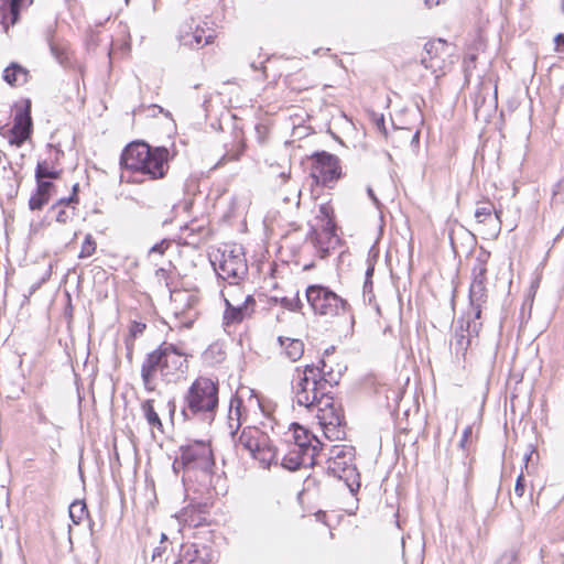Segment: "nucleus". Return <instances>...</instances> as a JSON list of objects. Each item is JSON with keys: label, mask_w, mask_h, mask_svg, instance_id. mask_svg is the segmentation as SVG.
Returning <instances> with one entry per match:
<instances>
[{"label": "nucleus", "mask_w": 564, "mask_h": 564, "mask_svg": "<svg viewBox=\"0 0 564 564\" xmlns=\"http://www.w3.org/2000/svg\"><path fill=\"white\" fill-rule=\"evenodd\" d=\"M518 554L519 552L517 549H510L501 554L496 564H519Z\"/></svg>", "instance_id": "34"}, {"label": "nucleus", "mask_w": 564, "mask_h": 564, "mask_svg": "<svg viewBox=\"0 0 564 564\" xmlns=\"http://www.w3.org/2000/svg\"><path fill=\"white\" fill-rule=\"evenodd\" d=\"M0 2L2 3V9L0 11V22L2 23V13L3 11L8 12V3H9V0H0Z\"/></svg>", "instance_id": "43"}, {"label": "nucleus", "mask_w": 564, "mask_h": 564, "mask_svg": "<svg viewBox=\"0 0 564 564\" xmlns=\"http://www.w3.org/2000/svg\"><path fill=\"white\" fill-rule=\"evenodd\" d=\"M316 415L323 433L330 441H340L345 438L344 415L341 409L336 406L334 398L329 394L311 410Z\"/></svg>", "instance_id": "9"}, {"label": "nucleus", "mask_w": 564, "mask_h": 564, "mask_svg": "<svg viewBox=\"0 0 564 564\" xmlns=\"http://www.w3.org/2000/svg\"><path fill=\"white\" fill-rule=\"evenodd\" d=\"M28 72L18 64H11L3 72V79L10 85H22L26 82Z\"/></svg>", "instance_id": "28"}, {"label": "nucleus", "mask_w": 564, "mask_h": 564, "mask_svg": "<svg viewBox=\"0 0 564 564\" xmlns=\"http://www.w3.org/2000/svg\"><path fill=\"white\" fill-rule=\"evenodd\" d=\"M169 406H170V412H171V414H173V413H174V411H175V403H174V401H170V402H169Z\"/></svg>", "instance_id": "46"}, {"label": "nucleus", "mask_w": 564, "mask_h": 564, "mask_svg": "<svg viewBox=\"0 0 564 564\" xmlns=\"http://www.w3.org/2000/svg\"><path fill=\"white\" fill-rule=\"evenodd\" d=\"M61 172L53 169L47 161L39 162L35 169L36 181H45L44 178H58Z\"/></svg>", "instance_id": "31"}, {"label": "nucleus", "mask_w": 564, "mask_h": 564, "mask_svg": "<svg viewBox=\"0 0 564 564\" xmlns=\"http://www.w3.org/2000/svg\"><path fill=\"white\" fill-rule=\"evenodd\" d=\"M231 401L229 411V426L234 429V414L236 417V430L231 431L237 449L248 452L251 457L260 463L263 468H269L272 464H278V452L267 433L256 426H246L242 429L238 437H235L240 426V401Z\"/></svg>", "instance_id": "3"}, {"label": "nucleus", "mask_w": 564, "mask_h": 564, "mask_svg": "<svg viewBox=\"0 0 564 564\" xmlns=\"http://www.w3.org/2000/svg\"><path fill=\"white\" fill-rule=\"evenodd\" d=\"M169 151L165 148L151 149L144 142L128 144L120 158L122 167L148 175L151 180L164 177L167 171Z\"/></svg>", "instance_id": "4"}, {"label": "nucleus", "mask_w": 564, "mask_h": 564, "mask_svg": "<svg viewBox=\"0 0 564 564\" xmlns=\"http://www.w3.org/2000/svg\"><path fill=\"white\" fill-rule=\"evenodd\" d=\"M174 265L169 262V268H159L154 272V278L160 286H164L170 293V299L173 304L174 314L176 316L185 315L194 311L198 299L195 294H192L184 290H176L173 288L174 280Z\"/></svg>", "instance_id": "10"}, {"label": "nucleus", "mask_w": 564, "mask_h": 564, "mask_svg": "<svg viewBox=\"0 0 564 564\" xmlns=\"http://www.w3.org/2000/svg\"><path fill=\"white\" fill-rule=\"evenodd\" d=\"M424 1V4L427 7V8H432L434 6H437L440 3L441 0H423Z\"/></svg>", "instance_id": "45"}, {"label": "nucleus", "mask_w": 564, "mask_h": 564, "mask_svg": "<svg viewBox=\"0 0 564 564\" xmlns=\"http://www.w3.org/2000/svg\"><path fill=\"white\" fill-rule=\"evenodd\" d=\"M50 50L55 59L64 65L68 61V46L63 42H58L54 39L50 40Z\"/></svg>", "instance_id": "30"}, {"label": "nucleus", "mask_w": 564, "mask_h": 564, "mask_svg": "<svg viewBox=\"0 0 564 564\" xmlns=\"http://www.w3.org/2000/svg\"><path fill=\"white\" fill-rule=\"evenodd\" d=\"M31 131V102L26 100L25 106L15 112L12 127V133L14 135L12 143L21 145L30 137Z\"/></svg>", "instance_id": "19"}, {"label": "nucleus", "mask_w": 564, "mask_h": 564, "mask_svg": "<svg viewBox=\"0 0 564 564\" xmlns=\"http://www.w3.org/2000/svg\"><path fill=\"white\" fill-rule=\"evenodd\" d=\"M96 248H97V243H96L93 235L87 234L82 243V248H80L78 258L86 259V258L91 257L95 253Z\"/></svg>", "instance_id": "33"}, {"label": "nucleus", "mask_w": 564, "mask_h": 564, "mask_svg": "<svg viewBox=\"0 0 564 564\" xmlns=\"http://www.w3.org/2000/svg\"><path fill=\"white\" fill-rule=\"evenodd\" d=\"M334 209L330 204H321L318 207V213L316 218L319 219L322 224L323 234L330 238L335 236V224L333 220Z\"/></svg>", "instance_id": "26"}, {"label": "nucleus", "mask_w": 564, "mask_h": 564, "mask_svg": "<svg viewBox=\"0 0 564 564\" xmlns=\"http://www.w3.org/2000/svg\"><path fill=\"white\" fill-rule=\"evenodd\" d=\"M33 0H9L8 12L2 13V26L6 32L10 25H14L20 18V11L32 4Z\"/></svg>", "instance_id": "23"}, {"label": "nucleus", "mask_w": 564, "mask_h": 564, "mask_svg": "<svg viewBox=\"0 0 564 564\" xmlns=\"http://www.w3.org/2000/svg\"><path fill=\"white\" fill-rule=\"evenodd\" d=\"M525 486H527L525 478H524L523 473H521L518 476L517 481H516V486H514V495H516V497L518 499L523 498Z\"/></svg>", "instance_id": "38"}, {"label": "nucleus", "mask_w": 564, "mask_h": 564, "mask_svg": "<svg viewBox=\"0 0 564 564\" xmlns=\"http://www.w3.org/2000/svg\"><path fill=\"white\" fill-rule=\"evenodd\" d=\"M163 551H164V549H162L160 546L155 547L153 551V554H152V560H155L156 557H161Z\"/></svg>", "instance_id": "44"}, {"label": "nucleus", "mask_w": 564, "mask_h": 564, "mask_svg": "<svg viewBox=\"0 0 564 564\" xmlns=\"http://www.w3.org/2000/svg\"><path fill=\"white\" fill-rule=\"evenodd\" d=\"M316 451L310 447L302 448L289 443L288 453L284 455L281 466L289 470L302 467H313L316 464Z\"/></svg>", "instance_id": "18"}, {"label": "nucleus", "mask_w": 564, "mask_h": 564, "mask_svg": "<svg viewBox=\"0 0 564 564\" xmlns=\"http://www.w3.org/2000/svg\"><path fill=\"white\" fill-rule=\"evenodd\" d=\"M216 272L223 280L240 281L243 280L248 273V265L245 254L235 250L224 252L219 261Z\"/></svg>", "instance_id": "16"}, {"label": "nucleus", "mask_w": 564, "mask_h": 564, "mask_svg": "<svg viewBox=\"0 0 564 564\" xmlns=\"http://www.w3.org/2000/svg\"><path fill=\"white\" fill-rule=\"evenodd\" d=\"M492 213H495L496 219L500 223L502 212L496 209L491 203H485L478 206L475 210V218L478 223H485L487 219L491 218Z\"/></svg>", "instance_id": "29"}, {"label": "nucleus", "mask_w": 564, "mask_h": 564, "mask_svg": "<svg viewBox=\"0 0 564 564\" xmlns=\"http://www.w3.org/2000/svg\"><path fill=\"white\" fill-rule=\"evenodd\" d=\"M166 540V535L163 533L162 534V541Z\"/></svg>", "instance_id": "54"}, {"label": "nucleus", "mask_w": 564, "mask_h": 564, "mask_svg": "<svg viewBox=\"0 0 564 564\" xmlns=\"http://www.w3.org/2000/svg\"><path fill=\"white\" fill-rule=\"evenodd\" d=\"M373 268H369L367 270V276L369 278L372 274Z\"/></svg>", "instance_id": "49"}, {"label": "nucleus", "mask_w": 564, "mask_h": 564, "mask_svg": "<svg viewBox=\"0 0 564 564\" xmlns=\"http://www.w3.org/2000/svg\"><path fill=\"white\" fill-rule=\"evenodd\" d=\"M251 67H252L253 69H258V67L256 66V64H254V63H252V64H251Z\"/></svg>", "instance_id": "53"}, {"label": "nucleus", "mask_w": 564, "mask_h": 564, "mask_svg": "<svg viewBox=\"0 0 564 564\" xmlns=\"http://www.w3.org/2000/svg\"><path fill=\"white\" fill-rule=\"evenodd\" d=\"M124 1H126V3H128V2H129V0H124Z\"/></svg>", "instance_id": "55"}, {"label": "nucleus", "mask_w": 564, "mask_h": 564, "mask_svg": "<svg viewBox=\"0 0 564 564\" xmlns=\"http://www.w3.org/2000/svg\"><path fill=\"white\" fill-rule=\"evenodd\" d=\"M281 304L283 307L293 312L300 311L303 306V303L297 294L293 297H283Z\"/></svg>", "instance_id": "35"}, {"label": "nucleus", "mask_w": 564, "mask_h": 564, "mask_svg": "<svg viewBox=\"0 0 564 564\" xmlns=\"http://www.w3.org/2000/svg\"><path fill=\"white\" fill-rule=\"evenodd\" d=\"M175 564H210V552L208 547H198L196 544L182 546L180 558Z\"/></svg>", "instance_id": "21"}, {"label": "nucleus", "mask_w": 564, "mask_h": 564, "mask_svg": "<svg viewBox=\"0 0 564 564\" xmlns=\"http://www.w3.org/2000/svg\"><path fill=\"white\" fill-rule=\"evenodd\" d=\"M470 435H471V426H467L463 432V437L459 443L462 448L465 447V444L468 441V438L470 437Z\"/></svg>", "instance_id": "40"}, {"label": "nucleus", "mask_w": 564, "mask_h": 564, "mask_svg": "<svg viewBox=\"0 0 564 564\" xmlns=\"http://www.w3.org/2000/svg\"><path fill=\"white\" fill-rule=\"evenodd\" d=\"M560 555H561V563L563 564L564 563V554L560 553Z\"/></svg>", "instance_id": "52"}, {"label": "nucleus", "mask_w": 564, "mask_h": 564, "mask_svg": "<svg viewBox=\"0 0 564 564\" xmlns=\"http://www.w3.org/2000/svg\"><path fill=\"white\" fill-rule=\"evenodd\" d=\"M77 189L78 185L75 184L69 197L61 198L48 209L57 223L65 225L74 218L75 205L78 203Z\"/></svg>", "instance_id": "20"}, {"label": "nucleus", "mask_w": 564, "mask_h": 564, "mask_svg": "<svg viewBox=\"0 0 564 564\" xmlns=\"http://www.w3.org/2000/svg\"><path fill=\"white\" fill-rule=\"evenodd\" d=\"M564 193V177L561 178L553 188V196Z\"/></svg>", "instance_id": "41"}, {"label": "nucleus", "mask_w": 564, "mask_h": 564, "mask_svg": "<svg viewBox=\"0 0 564 564\" xmlns=\"http://www.w3.org/2000/svg\"><path fill=\"white\" fill-rule=\"evenodd\" d=\"M226 305L223 316V325L227 333L230 327L240 324L251 317L256 310V300L251 294H245L239 281H229L221 292Z\"/></svg>", "instance_id": "6"}, {"label": "nucleus", "mask_w": 564, "mask_h": 564, "mask_svg": "<svg viewBox=\"0 0 564 564\" xmlns=\"http://www.w3.org/2000/svg\"><path fill=\"white\" fill-rule=\"evenodd\" d=\"M311 176L317 184L330 187L340 177L339 160L327 152H317L310 159Z\"/></svg>", "instance_id": "12"}, {"label": "nucleus", "mask_w": 564, "mask_h": 564, "mask_svg": "<svg viewBox=\"0 0 564 564\" xmlns=\"http://www.w3.org/2000/svg\"><path fill=\"white\" fill-rule=\"evenodd\" d=\"M218 384L209 378L198 377L184 395L182 415L210 423L218 408Z\"/></svg>", "instance_id": "5"}, {"label": "nucleus", "mask_w": 564, "mask_h": 564, "mask_svg": "<svg viewBox=\"0 0 564 564\" xmlns=\"http://www.w3.org/2000/svg\"><path fill=\"white\" fill-rule=\"evenodd\" d=\"M355 448L350 445H333L328 449L327 471L344 480L350 492L355 494L359 487V474L355 465Z\"/></svg>", "instance_id": "7"}, {"label": "nucleus", "mask_w": 564, "mask_h": 564, "mask_svg": "<svg viewBox=\"0 0 564 564\" xmlns=\"http://www.w3.org/2000/svg\"><path fill=\"white\" fill-rule=\"evenodd\" d=\"M549 553H550V552H549L546 549H541V557H542V558L547 557V556H549Z\"/></svg>", "instance_id": "47"}, {"label": "nucleus", "mask_w": 564, "mask_h": 564, "mask_svg": "<svg viewBox=\"0 0 564 564\" xmlns=\"http://www.w3.org/2000/svg\"><path fill=\"white\" fill-rule=\"evenodd\" d=\"M181 456L173 463L175 473L184 470H202L209 473L214 466L210 444L204 441H193L180 447Z\"/></svg>", "instance_id": "8"}, {"label": "nucleus", "mask_w": 564, "mask_h": 564, "mask_svg": "<svg viewBox=\"0 0 564 564\" xmlns=\"http://www.w3.org/2000/svg\"><path fill=\"white\" fill-rule=\"evenodd\" d=\"M531 458V455H525V467L528 468V462Z\"/></svg>", "instance_id": "50"}, {"label": "nucleus", "mask_w": 564, "mask_h": 564, "mask_svg": "<svg viewBox=\"0 0 564 564\" xmlns=\"http://www.w3.org/2000/svg\"><path fill=\"white\" fill-rule=\"evenodd\" d=\"M292 444L302 448H312L316 451V456L322 451L321 441L313 435L310 431L299 424H293Z\"/></svg>", "instance_id": "22"}, {"label": "nucleus", "mask_w": 564, "mask_h": 564, "mask_svg": "<svg viewBox=\"0 0 564 564\" xmlns=\"http://www.w3.org/2000/svg\"><path fill=\"white\" fill-rule=\"evenodd\" d=\"M419 139V132H416L413 137V141H416Z\"/></svg>", "instance_id": "51"}, {"label": "nucleus", "mask_w": 564, "mask_h": 564, "mask_svg": "<svg viewBox=\"0 0 564 564\" xmlns=\"http://www.w3.org/2000/svg\"><path fill=\"white\" fill-rule=\"evenodd\" d=\"M378 127L381 129H384V119L383 117L380 118V120L378 121Z\"/></svg>", "instance_id": "48"}, {"label": "nucleus", "mask_w": 564, "mask_h": 564, "mask_svg": "<svg viewBox=\"0 0 564 564\" xmlns=\"http://www.w3.org/2000/svg\"><path fill=\"white\" fill-rule=\"evenodd\" d=\"M243 150H245V143L242 140H239L238 148L236 150L227 151L221 160L223 161H236L240 158Z\"/></svg>", "instance_id": "37"}, {"label": "nucleus", "mask_w": 564, "mask_h": 564, "mask_svg": "<svg viewBox=\"0 0 564 564\" xmlns=\"http://www.w3.org/2000/svg\"><path fill=\"white\" fill-rule=\"evenodd\" d=\"M36 182V192L31 196L29 200V207L31 210L42 209V207L48 203L51 197V189L53 188V183L50 181Z\"/></svg>", "instance_id": "24"}, {"label": "nucleus", "mask_w": 564, "mask_h": 564, "mask_svg": "<svg viewBox=\"0 0 564 564\" xmlns=\"http://www.w3.org/2000/svg\"><path fill=\"white\" fill-rule=\"evenodd\" d=\"M557 52H564V34H557L554 39Z\"/></svg>", "instance_id": "39"}, {"label": "nucleus", "mask_w": 564, "mask_h": 564, "mask_svg": "<svg viewBox=\"0 0 564 564\" xmlns=\"http://www.w3.org/2000/svg\"><path fill=\"white\" fill-rule=\"evenodd\" d=\"M278 341L283 352L291 361H297L304 354V343L301 339L280 336Z\"/></svg>", "instance_id": "25"}, {"label": "nucleus", "mask_w": 564, "mask_h": 564, "mask_svg": "<svg viewBox=\"0 0 564 564\" xmlns=\"http://www.w3.org/2000/svg\"><path fill=\"white\" fill-rule=\"evenodd\" d=\"M141 411L143 413V416L145 417L148 424L152 430L156 429L158 431H163V424L162 421L158 414V412L154 409V400L153 399H147L141 402Z\"/></svg>", "instance_id": "27"}, {"label": "nucleus", "mask_w": 564, "mask_h": 564, "mask_svg": "<svg viewBox=\"0 0 564 564\" xmlns=\"http://www.w3.org/2000/svg\"><path fill=\"white\" fill-rule=\"evenodd\" d=\"M367 194H368L369 198L373 202V204L379 208L380 207V202L377 198L373 189L370 186L367 187Z\"/></svg>", "instance_id": "42"}, {"label": "nucleus", "mask_w": 564, "mask_h": 564, "mask_svg": "<svg viewBox=\"0 0 564 564\" xmlns=\"http://www.w3.org/2000/svg\"><path fill=\"white\" fill-rule=\"evenodd\" d=\"M451 44L442 39L429 41L424 45V54L421 57V63L433 73L443 72L451 56Z\"/></svg>", "instance_id": "15"}, {"label": "nucleus", "mask_w": 564, "mask_h": 564, "mask_svg": "<svg viewBox=\"0 0 564 564\" xmlns=\"http://www.w3.org/2000/svg\"><path fill=\"white\" fill-rule=\"evenodd\" d=\"M474 317H467L466 327L464 326V317L458 319L460 323L459 328L455 329L451 347L457 358L465 359L468 347L471 343V336L478 335L481 323L477 322Z\"/></svg>", "instance_id": "17"}, {"label": "nucleus", "mask_w": 564, "mask_h": 564, "mask_svg": "<svg viewBox=\"0 0 564 564\" xmlns=\"http://www.w3.org/2000/svg\"><path fill=\"white\" fill-rule=\"evenodd\" d=\"M487 268L484 261L477 260L473 268V280L469 286V311L467 317L479 319L482 306L487 303L486 289Z\"/></svg>", "instance_id": "13"}, {"label": "nucleus", "mask_w": 564, "mask_h": 564, "mask_svg": "<svg viewBox=\"0 0 564 564\" xmlns=\"http://www.w3.org/2000/svg\"><path fill=\"white\" fill-rule=\"evenodd\" d=\"M187 369V358L176 346L163 343L145 355L140 369L144 390L154 392L160 382H176Z\"/></svg>", "instance_id": "1"}, {"label": "nucleus", "mask_w": 564, "mask_h": 564, "mask_svg": "<svg viewBox=\"0 0 564 564\" xmlns=\"http://www.w3.org/2000/svg\"><path fill=\"white\" fill-rule=\"evenodd\" d=\"M306 300L315 314L327 317L344 313L348 305L344 299L323 285H310Z\"/></svg>", "instance_id": "11"}, {"label": "nucleus", "mask_w": 564, "mask_h": 564, "mask_svg": "<svg viewBox=\"0 0 564 564\" xmlns=\"http://www.w3.org/2000/svg\"><path fill=\"white\" fill-rule=\"evenodd\" d=\"M86 516L87 507L84 501H74L69 506V517L74 523H80Z\"/></svg>", "instance_id": "32"}, {"label": "nucleus", "mask_w": 564, "mask_h": 564, "mask_svg": "<svg viewBox=\"0 0 564 564\" xmlns=\"http://www.w3.org/2000/svg\"><path fill=\"white\" fill-rule=\"evenodd\" d=\"M171 247V241L169 239H162L160 242L152 246L149 250V257L152 254L163 256L166 250Z\"/></svg>", "instance_id": "36"}, {"label": "nucleus", "mask_w": 564, "mask_h": 564, "mask_svg": "<svg viewBox=\"0 0 564 564\" xmlns=\"http://www.w3.org/2000/svg\"><path fill=\"white\" fill-rule=\"evenodd\" d=\"M329 375L324 360H321L319 365L296 367L291 382L293 400L296 404L311 411L322 398L329 395L328 388L332 387L330 379L327 378Z\"/></svg>", "instance_id": "2"}, {"label": "nucleus", "mask_w": 564, "mask_h": 564, "mask_svg": "<svg viewBox=\"0 0 564 564\" xmlns=\"http://www.w3.org/2000/svg\"><path fill=\"white\" fill-rule=\"evenodd\" d=\"M217 37L216 30L207 21L187 25L181 30L180 43L189 48H199L212 44Z\"/></svg>", "instance_id": "14"}]
</instances>
